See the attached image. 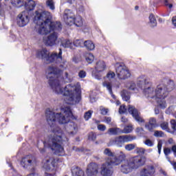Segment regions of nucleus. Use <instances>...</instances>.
<instances>
[{"mask_svg": "<svg viewBox=\"0 0 176 176\" xmlns=\"http://www.w3.org/2000/svg\"><path fill=\"white\" fill-rule=\"evenodd\" d=\"M47 122L52 128V135L49 141L44 142V148L41 150V153H45L47 149H51L54 153H64V144L68 142V138L65 135L61 129L54 125L56 122L60 124H66L72 118V111L68 107H62L60 113H54L47 111Z\"/></svg>", "mask_w": 176, "mask_h": 176, "instance_id": "f257e3e1", "label": "nucleus"}, {"mask_svg": "<svg viewBox=\"0 0 176 176\" xmlns=\"http://www.w3.org/2000/svg\"><path fill=\"white\" fill-rule=\"evenodd\" d=\"M147 78L142 75L138 78L137 85L140 89H143V94L147 98L155 100L158 108L166 109L167 108V102L166 98L168 97V93L175 89L174 80L170 79H164L162 83L158 85L156 87L150 86L145 87Z\"/></svg>", "mask_w": 176, "mask_h": 176, "instance_id": "f03ea898", "label": "nucleus"}, {"mask_svg": "<svg viewBox=\"0 0 176 176\" xmlns=\"http://www.w3.org/2000/svg\"><path fill=\"white\" fill-rule=\"evenodd\" d=\"M125 156L109 155L106 160V163L102 164L100 167V174L102 176H112L113 175V168L112 166H118L122 162L120 166V170L123 174H129L133 170H137L141 166L145 164L146 158L145 155H138L130 158L129 160H124Z\"/></svg>", "mask_w": 176, "mask_h": 176, "instance_id": "7ed1b4c3", "label": "nucleus"}, {"mask_svg": "<svg viewBox=\"0 0 176 176\" xmlns=\"http://www.w3.org/2000/svg\"><path fill=\"white\" fill-rule=\"evenodd\" d=\"M48 78L50 85L54 91L57 94H63L65 96L66 104L74 105L78 104L82 100L80 84H69L63 87L60 82V78H54V76H50V78Z\"/></svg>", "mask_w": 176, "mask_h": 176, "instance_id": "20e7f679", "label": "nucleus"}, {"mask_svg": "<svg viewBox=\"0 0 176 176\" xmlns=\"http://www.w3.org/2000/svg\"><path fill=\"white\" fill-rule=\"evenodd\" d=\"M52 14L50 12L36 11L34 23L36 24V30L40 35H47L52 31H61L63 26L60 22H52Z\"/></svg>", "mask_w": 176, "mask_h": 176, "instance_id": "39448f33", "label": "nucleus"}, {"mask_svg": "<svg viewBox=\"0 0 176 176\" xmlns=\"http://www.w3.org/2000/svg\"><path fill=\"white\" fill-rule=\"evenodd\" d=\"M64 166V161L61 158H55L51 162L47 160L43 162L42 168L45 171V176H57V173Z\"/></svg>", "mask_w": 176, "mask_h": 176, "instance_id": "423d86ee", "label": "nucleus"}, {"mask_svg": "<svg viewBox=\"0 0 176 176\" xmlns=\"http://www.w3.org/2000/svg\"><path fill=\"white\" fill-rule=\"evenodd\" d=\"M62 54L63 51L61 49H59L58 52H52L50 55L49 54V51L46 49L38 50L36 52V57L38 58H42V60H45L47 64L54 61L57 63V61L61 60Z\"/></svg>", "mask_w": 176, "mask_h": 176, "instance_id": "0eeeda50", "label": "nucleus"}, {"mask_svg": "<svg viewBox=\"0 0 176 176\" xmlns=\"http://www.w3.org/2000/svg\"><path fill=\"white\" fill-rule=\"evenodd\" d=\"M63 20L67 25H76V27H82L83 25V20L82 16H76L72 11L69 10H65L63 14Z\"/></svg>", "mask_w": 176, "mask_h": 176, "instance_id": "6e6552de", "label": "nucleus"}, {"mask_svg": "<svg viewBox=\"0 0 176 176\" xmlns=\"http://www.w3.org/2000/svg\"><path fill=\"white\" fill-rule=\"evenodd\" d=\"M127 111H129V113H131L132 115L133 119L138 123V124H140V126H142L144 123H145V120L141 116V113L138 111L134 106L129 105L128 109L126 108V106L121 105L119 109V113H127Z\"/></svg>", "mask_w": 176, "mask_h": 176, "instance_id": "1a4fd4ad", "label": "nucleus"}, {"mask_svg": "<svg viewBox=\"0 0 176 176\" xmlns=\"http://www.w3.org/2000/svg\"><path fill=\"white\" fill-rule=\"evenodd\" d=\"M61 60L58 61H54L52 63H60V65L58 67H54L51 66L48 67L46 70V76L47 78H50V76H54L55 75H58V74H61L64 69H67V60L63 59V54H61Z\"/></svg>", "mask_w": 176, "mask_h": 176, "instance_id": "9d476101", "label": "nucleus"}, {"mask_svg": "<svg viewBox=\"0 0 176 176\" xmlns=\"http://www.w3.org/2000/svg\"><path fill=\"white\" fill-rule=\"evenodd\" d=\"M116 72L118 79L121 80H126V79H129L131 76L130 70L122 63L116 64Z\"/></svg>", "mask_w": 176, "mask_h": 176, "instance_id": "9b49d317", "label": "nucleus"}, {"mask_svg": "<svg viewBox=\"0 0 176 176\" xmlns=\"http://www.w3.org/2000/svg\"><path fill=\"white\" fill-rule=\"evenodd\" d=\"M115 76H116V74H115V72H109L106 76L104 78V82L102 83L103 87H106L107 90H108L109 94H111L112 98L115 100L116 98V96L113 95L112 92V87H113V83L112 82H108L107 80H113L115 79Z\"/></svg>", "mask_w": 176, "mask_h": 176, "instance_id": "f8f14e48", "label": "nucleus"}, {"mask_svg": "<svg viewBox=\"0 0 176 176\" xmlns=\"http://www.w3.org/2000/svg\"><path fill=\"white\" fill-rule=\"evenodd\" d=\"M59 31H52L50 34L43 37V43L45 46L53 47L57 45V40L58 39V34L57 32Z\"/></svg>", "mask_w": 176, "mask_h": 176, "instance_id": "ddd939ff", "label": "nucleus"}, {"mask_svg": "<svg viewBox=\"0 0 176 176\" xmlns=\"http://www.w3.org/2000/svg\"><path fill=\"white\" fill-rule=\"evenodd\" d=\"M105 69H107V65L105 64V62L102 60L98 61L95 67V71L92 72V76L95 79L100 80L102 77L101 74H102Z\"/></svg>", "mask_w": 176, "mask_h": 176, "instance_id": "4468645a", "label": "nucleus"}, {"mask_svg": "<svg viewBox=\"0 0 176 176\" xmlns=\"http://www.w3.org/2000/svg\"><path fill=\"white\" fill-rule=\"evenodd\" d=\"M133 138L130 135H120L116 137L115 139H113L110 141L111 145H116L119 148H122L124 142H130L133 141Z\"/></svg>", "mask_w": 176, "mask_h": 176, "instance_id": "2eb2a0df", "label": "nucleus"}, {"mask_svg": "<svg viewBox=\"0 0 176 176\" xmlns=\"http://www.w3.org/2000/svg\"><path fill=\"white\" fill-rule=\"evenodd\" d=\"M28 23H30V18L27 11H23L18 15L16 24L19 27H25Z\"/></svg>", "mask_w": 176, "mask_h": 176, "instance_id": "dca6fc26", "label": "nucleus"}, {"mask_svg": "<svg viewBox=\"0 0 176 176\" xmlns=\"http://www.w3.org/2000/svg\"><path fill=\"white\" fill-rule=\"evenodd\" d=\"M21 164L25 168H28L30 166L34 167V166H36V160L34 155H28L22 159Z\"/></svg>", "mask_w": 176, "mask_h": 176, "instance_id": "f3484780", "label": "nucleus"}, {"mask_svg": "<svg viewBox=\"0 0 176 176\" xmlns=\"http://www.w3.org/2000/svg\"><path fill=\"white\" fill-rule=\"evenodd\" d=\"M98 164L91 162L87 168L86 174L87 176H97L98 175Z\"/></svg>", "mask_w": 176, "mask_h": 176, "instance_id": "a211bd4d", "label": "nucleus"}, {"mask_svg": "<svg viewBox=\"0 0 176 176\" xmlns=\"http://www.w3.org/2000/svg\"><path fill=\"white\" fill-rule=\"evenodd\" d=\"M60 46L65 49H74V42L71 40L60 38Z\"/></svg>", "mask_w": 176, "mask_h": 176, "instance_id": "6ab92c4d", "label": "nucleus"}, {"mask_svg": "<svg viewBox=\"0 0 176 176\" xmlns=\"http://www.w3.org/2000/svg\"><path fill=\"white\" fill-rule=\"evenodd\" d=\"M66 130L70 134H76L78 131V126L75 122H68L66 126Z\"/></svg>", "mask_w": 176, "mask_h": 176, "instance_id": "aec40b11", "label": "nucleus"}, {"mask_svg": "<svg viewBox=\"0 0 176 176\" xmlns=\"http://www.w3.org/2000/svg\"><path fill=\"white\" fill-rule=\"evenodd\" d=\"M145 127L148 131H152L153 129H156L157 127V124L156 123V119L150 118L148 121V124H145Z\"/></svg>", "mask_w": 176, "mask_h": 176, "instance_id": "412c9836", "label": "nucleus"}, {"mask_svg": "<svg viewBox=\"0 0 176 176\" xmlns=\"http://www.w3.org/2000/svg\"><path fill=\"white\" fill-rule=\"evenodd\" d=\"M155 173V168L153 166H148V168L142 169L140 172L141 176H151Z\"/></svg>", "mask_w": 176, "mask_h": 176, "instance_id": "4be33fe9", "label": "nucleus"}, {"mask_svg": "<svg viewBox=\"0 0 176 176\" xmlns=\"http://www.w3.org/2000/svg\"><path fill=\"white\" fill-rule=\"evenodd\" d=\"M36 6V3L34 0H28L25 3V7L27 10H34Z\"/></svg>", "mask_w": 176, "mask_h": 176, "instance_id": "5701e85b", "label": "nucleus"}, {"mask_svg": "<svg viewBox=\"0 0 176 176\" xmlns=\"http://www.w3.org/2000/svg\"><path fill=\"white\" fill-rule=\"evenodd\" d=\"M72 174L73 176H85V171L78 167L72 168Z\"/></svg>", "mask_w": 176, "mask_h": 176, "instance_id": "b1692460", "label": "nucleus"}, {"mask_svg": "<svg viewBox=\"0 0 176 176\" xmlns=\"http://www.w3.org/2000/svg\"><path fill=\"white\" fill-rule=\"evenodd\" d=\"M107 133L109 135H118V134H122V129L119 128H110L108 129Z\"/></svg>", "mask_w": 176, "mask_h": 176, "instance_id": "393cba45", "label": "nucleus"}, {"mask_svg": "<svg viewBox=\"0 0 176 176\" xmlns=\"http://www.w3.org/2000/svg\"><path fill=\"white\" fill-rule=\"evenodd\" d=\"M9 1V0H5ZM11 4L14 8H21V6H24V0H10Z\"/></svg>", "mask_w": 176, "mask_h": 176, "instance_id": "a878e982", "label": "nucleus"}, {"mask_svg": "<svg viewBox=\"0 0 176 176\" xmlns=\"http://www.w3.org/2000/svg\"><path fill=\"white\" fill-rule=\"evenodd\" d=\"M164 153L165 155H170V153H173L174 155H176V144H174L173 146H172L171 148L168 147L164 148Z\"/></svg>", "mask_w": 176, "mask_h": 176, "instance_id": "bb28decb", "label": "nucleus"}, {"mask_svg": "<svg viewBox=\"0 0 176 176\" xmlns=\"http://www.w3.org/2000/svg\"><path fill=\"white\" fill-rule=\"evenodd\" d=\"M149 24L152 28L156 27L157 25V21H156V18L153 14H150L148 16Z\"/></svg>", "mask_w": 176, "mask_h": 176, "instance_id": "cd10ccee", "label": "nucleus"}, {"mask_svg": "<svg viewBox=\"0 0 176 176\" xmlns=\"http://www.w3.org/2000/svg\"><path fill=\"white\" fill-rule=\"evenodd\" d=\"M126 88L129 89V90H132L133 91H135V90H138L137 89V86L135 85V82L133 81H129L126 84Z\"/></svg>", "mask_w": 176, "mask_h": 176, "instance_id": "c85d7f7f", "label": "nucleus"}, {"mask_svg": "<svg viewBox=\"0 0 176 176\" xmlns=\"http://www.w3.org/2000/svg\"><path fill=\"white\" fill-rule=\"evenodd\" d=\"M84 46L88 49V50H94L96 46L91 41H86L84 42Z\"/></svg>", "mask_w": 176, "mask_h": 176, "instance_id": "c756f323", "label": "nucleus"}, {"mask_svg": "<svg viewBox=\"0 0 176 176\" xmlns=\"http://www.w3.org/2000/svg\"><path fill=\"white\" fill-rule=\"evenodd\" d=\"M46 6L51 10H54L56 9V2H54V0H47Z\"/></svg>", "mask_w": 176, "mask_h": 176, "instance_id": "7c9ffc66", "label": "nucleus"}, {"mask_svg": "<svg viewBox=\"0 0 176 176\" xmlns=\"http://www.w3.org/2000/svg\"><path fill=\"white\" fill-rule=\"evenodd\" d=\"M134 128L133 127V125L129 124L124 128L123 130H121V134H129L133 131Z\"/></svg>", "mask_w": 176, "mask_h": 176, "instance_id": "2f4dec72", "label": "nucleus"}, {"mask_svg": "<svg viewBox=\"0 0 176 176\" xmlns=\"http://www.w3.org/2000/svg\"><path fill=\"white\" fill-rule=\"evenodd\" d=\"M85 60L88 64H91L94 61V55L91 53H87L85 55Z\"/></svg>", "mask_w": 176, "mask_h": 176, "instance_id": "473e14b6", "label": "nucleus"}, {"mask_svg": "<svg viewBox=\"0 0 176 176\" xmlns=\"http://www.w3.org/2000/svg\"><path fill=\"white\" fill-rule=\"evenodd\" d=\"M73 45H74V49H75V46L76 47H83V45H85V42L82 40L77 39L74 41Z\"/></svg>", "mask_w": 176, "mask_h": 176, "instance_id": "72a5a7b5", "label": "nucleus"}, {"mask_svg": "<svg viewBox=\"0 0 176 176\" xmlns=\"http://www.w3.org/2000/svg\"><path fill=\"white\" fill-rule=\"evenodd\" d=\"M121 96L124 101H129L130 100V94L126 90H123L121 92Z\"/></svg>", "mask_w": 176, "mask_h": 176, "instance_id": "f704fd0d", "label": "nucleus"}, {"mask_svg": "<svg viewBox=\"0 0 176 176\" xmlns=\"http://www.w3.org/2000/svg\"><path fill=\"white\" fill-rule=\"evenodd\" d=\"M165 136H166V135L162 131H155V132H154V137H157V138H163Z\"/></svg>", "mask_w": 176, "mask_h": 176, "instance_id": "c9c22d12", "label": "nucleus"}, {"mask_svg": "<svg viewBox=\"0 0 176 176\" xmlns=\"http://www.w3.org/2000/svg\"><path fill=\"white\" fill-rule=\"evenodd\" d=\"M102 122H103V123H106L107 124H111V126L113 125V122H112V119L111 117H104Z\"/></svg>", "mask_w": 176, "mask_h": 176, "instance_id": "e433bc0d", "label": "nucleus"}, {"mask_svg": "<svg viewBox=\"0 0 176 176\" xmlns=\"http://www.w3.org/2000/svg\"><path fill=\"white\" fill-rule=\"evenodd\" d=\"M97 138V135L93 132L89 133L88 135V140L89 141H96Z\"/></svg>", "mask_w": 176, "mask_h": 176, "instance_id": "4c0bfd02", "label": "nucleus"}, {"mask_svg": "<svg viewBox=\"0 0 176 176\" xmlns=\"http://www.w3.org/2000/svg\"><path fill=\"white\" fill-rule=\"evenodd\" d=\"M161 129L163 130H166V131H168V122H164L160 124Z\"/></svg>", "mask_w": 176, "mask_h": 176, "instance_id": "58836bf2", "label": "nucleus"}, {"mask_svg": "<svg viewBox=\"0 0 176 176\" xmlns=\"http://www.w3.org/2000/svg\"><path fill=\"white\" fill-rule=\"evenodd\" d=\"M92 113H93V111H88L87 112H86L84 115L85 120H89V119H90V118H91Z\"/></svg>", "mask_w": 176, "mask_h": 176, "instance_id": "ea45409f", "label": "nucleus"}, {"mask_svg": "<svg viewBox=\"0 0 176 176\" xmlns=\"http://www.w3.org/2000/svg\"><path fill=\"white\" fill-rule=\"evenodd\" d=\"M170 125H171V127L173 130L174 134L176 135V120H172L170 121Z\"/></svg>", "mask_w": 176, "mask_h": 176, "instance_id": "a19ab883", "label": "nucleus"}, {"mask_svg": "<svg viewBox=\"0 0 176 176\" xmlns=\"http://www.w3.org/2000/svg\"><path fill=\"white\" fill-rule=\"evenodd\" d=\"M145 150L143 148H138L135 149V153H138V155H144Z\"/></svg>", "mask_w": 176, "mask_h": 176, "instance_id": "79ce46f5", "label": "nucleus"}, {"mask_svg": "<svg viewBox=\"0 0 176 176\" xmlns=\"http://www.w3.org/2000/svg\"><path fill=\"white\" fill-rule=\"evenodd\" d=\"M135 148V146L133 144H129L125 146L126 151H133Z\"/></svg>", "mask_w": 176, "mask_h": 176, "instance_id": "37998d69", "label": "nucleus"}, {"mask_svg": "<svg viewBox=\"0 0 176 176\" xmlns=\"http://www.w3.org/2000/svg\"><path fill=\"white\" fill-rule=\"evenodd\" d=\"M162 146H163V141L159 140L157 143V149L159 154H160V152H162Z\"/></svg>", "mask_w": 176, "mask_h": 176, "instance_id": "c03bdc74", "label": "nucleus"}, {"mask_svg": "<svg viewBox=\"0 0 176 176\" xmlns=\"http://www.w3.org/2000/svg\"><path fill=\"white\" fill-rule=\"evenodd\" d=\"M98 130H99V131H105V130H107V126L104 124H98Z\"/></svg>", "mask_w": 176, "mask_h": 176, "instance_id": "a18cd8bd", "label": "nucleus"}, {"mask_svg": "<svg viewBox=\"0 0 176 176\" xmlns=\"http://www.w3.org/2000/svg\"><path fill=\"white\" fill-rule=\"evenodd\" d=\"M101 115H107L108 113V109H105L103 107L100 108Z\"/></svg>", "mask_w": 176, "mask_h": 176, "instance_id": "49530a36", "label": "nucleus"}, {"mask_svg": "<svg viewBox=\"0 0 176 176\" xmlns=\"http://www.w3.org/2000/svg\"><path fill=\"white\" fill-rule=\"evenodd\" d=\"M144 144L147 145V146H153V142L149 139L146 140Z\"/></svg>", "mask_w": 176, "mask_h": 176, "instance_id": "de8ad7c7", "label": "nucleus"}, {"mask_svg": "<svg viewBox=\"0 0 176 176\" xmlns=\"http://www.w3.org/2000/svg\"><path fill=\"white\" fill-rule=\"evenodd\" d=\"M78 76L81 78H86V72L83 70L80 71L78 73Z\"/></svg>", "mask_w": 176, "mask_h": 176, "instance_id": "09e8293b", "label": "nucleus"}, {"mask_svg": "<svg viewBox=\"0 0 176 176\" xmlns=\"http://www.w3.org/2000/svg\"><path fill=\"white\" fill-rule=\"evenodd\" d=\"M173 111H174V107L170 106L166 110V113L170 115V113H173Z\"/></svg>", "mask_w": 176, "mask_h": 176, "instance_id": "8fccbe9b", "label": "nucleus"}, {"mask_svg": "<svg viewBox=\"0 0 176 176\" xmlns=\"http://www.w3.org/2000/svg\"><path fill=\"white\" fill-rule=\"evenodd\" d=\"M136 133L139 135H141L142 134H144V129L142 128H137L135 129Z\"/></svg>", "mask_w": 176, "mask_h": 176, "instance_id": "3c124183", "label": "nucleus"}, {"mask_svg": "<svg viewBox=\"0 0 176 176\" xmlns=\"http://www.w3.org/2000/svg\"><path fill=\"white\" fill-rule=\"evenodd\" d=\"M78 152H80V153H85V155H88L89 150L81 148L78 149Z\"/></svg>", "mask_w": 176, "mask_h": 176, "instance_id": "603ef678", "label": "nucleus"}, {"mask_svg": "<svg viewBox=\"0 0 176 176\" xmlns=\"http://www.w3.org/2000/svg\"><path fill=\"white\" fill-rule=\"evenodd\" d=\"M172 25L176 28V15L172 17L171 19Z\"/></svg>", "mask_w": 176, "mask_h": 176, "instance_id": "864d4df0", "label": "nucleus"}, {"mask_svg": "<svg viewBox=\"0 0 176 176\" xmlns=\"http://www.w3.org/2000/svg\"><path fill=\"white\" fill-rule=\"evenodd\" d=\"M103 153L104 155H113V153H112V151L109 149V148H105L104 150Z\"/></svg>", "mask_w": 176, "mask_h": 176, "instance_id": "5fc2aeb1", "label": "nucleus"}, {"mask_svg": "<svg viewBox=\"0 0 176 176\" xmlns=\"http://www.w3.org/2000/svg\"><path fill=\"white\" fill-rule=\"evenodd\" d=\"M166 158L168 159V161L170 163V164L173 166L174 170L176 171V162H171L168 157H166Z\"/></svg>", "mask_w": 176, "mask_h": 176, "instance_id": "6e6d98bb", "label": "nucleus"}, {"mask_svg": "<svg viewBox=\"0 0 176 176\" xmlns=\"http://www.w3.org/2000/svg\"><path fill=\"white\" fill-rule=\"evenodd\" d=\"M168 143H169L170 145L173 146L175 145V142L174 141V140H173V138H170L168 140Z\"/></svg>", "mask_w": 176, "mask_h": 176, "instance_id": "4d7b16f0", "label": "nucleus"}, {"mask_svg": "<svg viewBox=\"0 0 176 176\" xmlns=\"http://www.w3.org/2000/svg\"><path fill=\"white\" fill-rule=\"evenodd\" d=\"M165 6H166V8H168V9H173V8H174V5L171 2L168 3Z\"/></svg>", "mask_w": 176, "mask_h": 176, "instance_id": "13d9d810", "label": "nucleus"}, {"mask_svg": "<svg viewBox=\"0 0 176 176\" xmlns=\"http://www.w3.org/2000/svg\"><path fill=\"white\" fill-rule=\"evenodd\" d=\"M171 0H164V6H167L168 3H170Z\"/></svg>", "mask_w": 176, "mask_h": 176, "instance_id": "bf43d9fd", "label": "nucleus"}, {"mask_svg": "<svg viewBox=\"0 0 176 176\" xmlns=\"http://www.w3.org/2000/svg\"><path fill=\"white\" fill-rule=\"evenodd\" d=\"M127 118H124V117H122V118H121V121L122 122H123L124 123H126V122H127Z\"/></svg>", "mask_w": 176, "mask_h": 176, "instance_id": "052dcab7", "label": "nucleus"}, {"mask_svg": "<svg viewBox=\"0 0 176 176\" xmlns=\"http://www.w3.org/2000/svg\"><path fill=\"white\" fill-rule=\"evenodd\" d=\"M67 2H68V3H70L71 5H72V3H75V1L76 0H66Z\"/></svg>", "mask_w": 176, "mask_h": 176, "instance_id": "680f3d73", "label": "nucleus"}, {"mask_svg": "<svg viewBox=\"0 0 176 176\" xmlns=\"http://www.w3.org/2000/svg\"><path fill=\"white\" fill-rule=\"evenodd\" d=\"M155 115H159L160 113V111L159 110V109H155Z\"/></svg>", "mask_w": 176, "mask_h": 176, "instance_id": "e2e57ef3", "label": "nucleus"}, {"mask_svg": "<svg viewBox=\"0 0 176 176\" xmlns=\"http://www.w3.org/2000/svg\"><path fill=\"white\" fill-rule=\"evenodd\" d=\"M116 105H120V101L117 100L116 101Z\"/></svg>", "mask_w": 176, "mask_h": 176, "instance_id": "0e129e2a", "label": "nucleus"}, {"mask_svg": "<svg viewBox=\"0 0 176 176\" xmlns=\"http://www.w3.org/2000/svg\"><path fill=\"white\" fill-rule=\"evenodd\" d=\"M96 101V99H93L91 98V102H94Z\"/></svg>", "mask_w": 176, "mask_h": 176, "instance_id": "69168bd1", "label": "nucleus"}, {"mask_svg": "<svg viewBox=\"0 0 176 176\" xmlns=\"http://www.w3.org/2000/svg\"><path fill=\"white\" fill-rule=\"evenodd\" d=\"M65 78L66 79H68V73H65Z\"/></svg>", "mask_w": 176, "mask_h": 176, "instance_id": "338daca9", "label": "nucleus"}, {"mask_svg": "<svg viewBox=\"0 0 176 176\" xmlns=\"http://www.w3.org/2000/svg\"><path fill=\"white\" fill-rule=\"evenodd\" d=\"M97 123H100V121H98Z\"/></svg>", "mask_w": 176, "mask_h": 176, "instance_id": "774afa93", "label": "nucleus"}]
</instances>
